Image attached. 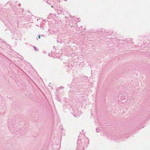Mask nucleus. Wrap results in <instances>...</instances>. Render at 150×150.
I'll use <instances>...</instances> for the list:
<instances>
[{
  "label": "nucleus",
  "mask_w": 150,
  "mask_h": 150,
  "mask_svg": "<svg viewBox=\"0 0 150 150\" xmlns=\"http://www.w3.org/2000/svg\"><path fill=\"white\" fill-rule=\"evenodd\" d=\"M34 49L35 51H38V49L36 47H34Z\"/></svg>",
  "instance_id": "1"
},
{
  "label": "nucleus",
  "mask_w": 150,
  "mask_h": 150,
  "mask_svg": "<svg viewBox=\"0 0 150 150\" xmlns=\"http://www.w3.org/2000/svg\"><path fill=\"white\" fill-rule=\"evenodd\" d=\"M38 38H39V39H40V35H39L38 36Z\"/></svg>",
  "instance_id": "2"
},
{
  "label": "nucleus",
  "mask_w": 150,
  "mask_h": 150,
  "mask_svg": "<svg viewBox=\"0 0 150 150\" xmlns=\"http://www.w3.org/2000/svg\"><path fill=\"white\" fill-rule=\"evenodd\" d=\"M97 132H98V130H97Z\"/></svg>",
  "instance_id": "3"
},
{
  "label": "nucleus",
  "mask_w": 150,
  "mask_h": 150,
  "mask_svg": "<svg viewBox=\"0 0 150 150\" xmlns=\"http://www.w3.org/2000/svg\"><path fill=\"white\" fill-rule=\"evenodd\" d=\"M97 129H96V131H97Z\"/></svg>",
  "instance_id": "4"
}]
</instances>
